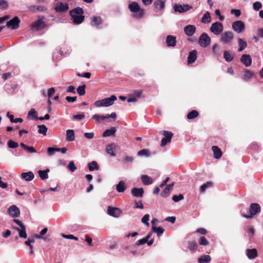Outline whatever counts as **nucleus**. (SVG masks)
<instances>
[{
  "instance_id": "nucleus-23",
  "label": "nucleus",
  "mask_w": 263,
  "mask_h": 263,
  "mask_svg": "<svg viewBox=\"0 0 263 263\" xmlns=\"http://www.w3.org/2000/svg\"><path fill=\"white\" fill-rule=\"evenodd\" d=\"M34 176L32 172L23 173L21 174V178L27 181H30L34 178Z\"/></svg>"
},
{
  "instance_id": "nucleus-8",
  "label": "nucleus",
  "mask_w": 263,
  "mask_h": 263,
  "mask_svg": "<svg viewBox=\"0 0 263 263\" xmlns=\"http://www.w3.org/2000/svg\"><path fill=\"white\" fill-rule=\"evenodd\" d=\"M232 28L235 32L239 33L245 30V26L242 21H237L233 23Z\"/></svg>"
},
{
  "instance_id": "nucleus-21",
  "label": "nucleus",
  "mask_w": 263,
  "mask_h": 263,
  "mask_svg": "<svg viewBox=\"0 0 263 263\" xmlns=\"http://www.w3.org/2000/svg\"><path fill=\"white\" fill-rule=\"evenodd\" d=\"M166 43L168 47H174L176 44L175 36L169 35L166 37Z\"/></svg>"
},
{
  "instance_id": "nucleus-52",
  "label": "nucleus",
  "mask_w": 263,
  "mask_h": 263,
  "mask_svg": "<svg viewBox=\"0 0 263 263\" xmlns=\"http://www.w3.org/2000/svg\"><path fill=\"white\" fill-rule=\"evenodd\" d=\"M212 182H207L206 183L202 184V185H201L200 188V192L201 193L204 192V191L208 187L212 186Z\"/></svg>"
},
{
  "instance_id": "nucleus-54",
  "label": "nucleus",
  "mask_w": 263,
  "mask_h": 263,
  "mask_svg": "<svg viewBox=\"0 0 263 263\" xmlns=\"http://www.w3.org/2000/svg\"><path fill=\"white\" fill-rule=\"evenodd\" d=\"M8 146L9 148H15L18 146V144L14 141L10 140L8 142Z\"/></svg>"
},
{
  "instance_id": "nucleus-39",
  "label": "nucleus",
  "mask_w": 263,
  "mask_h": 263,
  "mask_svg": "<svg viewBox=\"0 0 263 263\" xmlns=\"http://www.w3.org/2000/svg\"><path fill=\"white\" fill-rule=\"evenodd\" d=\"M7 116L10 119V120L11 122L22 123L23 121V119L21 118H16V119L14 118V116L10 114L9 112H7Z\"/></svg>"
},
{
  "instance_id": "nucleus-64",
  "label": "nucleus",
  "mask_w": 263,
  "mask_h": 263,
  "mask_svg": "<svg viewBox=\"0 0 263 263\" xmlns=\"http://www.w3.org/2000/svg\"><path fill=\"white\" fill-rule=\"evenodd\" d=\"M65 99L66 100V101L68 102H70V103H73L74 102H75L77 100V97H66Z\"/></svg>"
},
{
  "instance_id": "nucleus-33",
  "label": "nucleus",
  "mask_w": 263,
  "mask_h": 263,
  "mask_svg": "<svg viewBox=\"0 0 263 263\" xmlns=\"http://www.w3.org/2000/svg\"><path fill=\"white\" fill-rule=\"evenodd\" d=\"M253 75V73L251 72V71L247 69L244 71V73L243 74V76L242 77V79L245 81H248L249 79H250Z\"/></svg>"
},
{
  "instance_id": "nucleus-34",
  "label": "nucleus",
  "mask_w": 263,
  "mask_h": 263,
  "mask_svg": "<svg viewBox=\"0 0 263 263\" xmlns=\"http://www.w3.org/2000/svg\"><path fill=\"white\" fill-rule=\"evenodd\" d=\"M49 172V170L48 168L44 171H39L38 174L39 175L41 179L44 180L47 179L48 178V173Z\"/></svg>"
},
{
  "instance_id": "nucleus-29",
  "label": "nucleus",
  "mask_w": 263,
  "mask_h": 263,
  "mask_svg": "<svg viewBox=\"0 0 263 263\" xmlns=\"http://www.w3.org/2000/svg\"><path fill=\"white\" fill-rule=\"evenodd\" d=\"M212 149L213 151L214 157L216 159H219L221 157L222 152L221 149L217 146H213Z\"/></svg>"
},
{
  "instance_id": "nucleus-11",
  "label": "nucleus",
  "mask_w": 263,
  "mask_h": 263,
  "mask_svg": "<svg viewBox=\"0 0 263 263\" xmlns=\"http://www.w3.org/2000/svg\"><path fill=\"white\" fill-rule=\"evenodd\" d=\"M192 8V6L187 4H175L174 6V9L175 12L183 13Z\"/></svg>"
},
{
  "instance_id": "nucleus-20",
  "label": "nucleus",
  "mask_w": 263,
  "mask_h": 263,
  "mask_svg": "<svg viewBox=\"0 0 263 263\" xmlns=\"http://www.w3.org/2000/svg\"><path fill=\"white\" fill-rule=\"evenodd\" d=\"M174 185V182H173L171 184L167 185L164 189L163 192L161 193V196L163 197H167L170 194L171 191L172 190Z\"/></svg>"
},
{
  "instance_id": "nucleus-7",
  "label": "nucleus",
  "mask_w": 263,
  "mask_h": 263,
  "mask_svg": "<svg viewBox=\"0 0 263 263\" xmlns=\"http://www.w3.org/2000/svg\"><path fill=\"white\" fill-rule=\"evenodd\" d=\"M210 30L214 34L218 35L222 33L223 30V26L222 23L216 22L212 24Z\"/></svg>"
},
{
  "instance_id": "nucleus-37",
  "label": "nucleus",
  "mask_w": 263,
  "mask_h": 263,
  "mask_svg": "<svg viewBox=\"0 0 263 263\" xmlns=\"http://www.w3.org/2000/svg\"><path fill=\"white\" fill-rule=\"evenodd\" d=\"M101 23V18L100 17L93 16L91 18V24L93 26H98Z\"/></svg>"
},
{
  "instance_id": "nucleus-2",
  "label": "nucleus",
  "mask_w": 263,
  "mask_h": 263,
  "mask_svg": "<svg viewBox=\"0 0 263 263\" xmlns=\"http://www.w3.org/2000/svg\"><path fill=\"white\" fill-rule=\"evenodd\" d=\"M83 13V10L80 7H77L69 12L71 20L74 24H80L83 22L84 19Z\"/></svg>"
},
{
  "instance_id": "nucleus-44",
  "label": "nucleus",
  "mask_w": 263,
  "mask_h": 263,
  "mask_svg": "<svg viewBox=\"0 0 263 263\" xmlns=\"http://www.w3.org/2000/svg\"><path fill=\"white\" fill-rule=\"evenodd\" d=\"M113 146H115L114 144H110L107 146L106 151L107 154H109L111 156H115V154L114 153Z\"/></svg>"
},
{
  "instance_id": "nucleus-19",
  "label": "nucleus",
  "mask_w": 263,
  "mask_h": 263,
  "mask_svg": "<svg viewBox=\"0 0 263 263\" xmlns=\"http://www.w3.org/2000/svg\"><path fill=\"white\" fill-rule=\"evenodd\" d=\"M69 8L68 5L67 4H63L62 3H59L57 4L55 7V10L57 12H61L67 10Z\"/></svg>"
},
{
  "instance_id": "nucleus-59",
  "label": "nucleus",
  "mask_w": 263,
  "mask_h": 263,
  "mask_svg": "<svg viewBox=\"0 0 263 263\" xmlns=\"http://www.w3.org/2000/svg\"><path fill=\"white\" fill-rule=\"evenodd\" d=\"M37 116V112L34 108H31L28 114V117H32L34 118H36Z\"/></svg>"
},
{
  "instance_id": "nucleus-3",
  "label": "nucleus",
  "mask_w": 263,
  "mask_h": 263,
  "mask_svg": "<svg viewBox=\"0 0 263 263\" xmlns=\"http://www.w3.org/2000/svg\"><path fill=\"white\" fill-rule=\"evenodd\" d=\"M117 99V98L116 96L112 95L109 98L96 101L94 103V105L96 107L110 106L114 104V102L116 101Z\"/></svg>"
},
{
  "instance_id": "nucleus-48",
  "label": "nucleus",
  "mask_w": 263,
  "mask_h": 263,
  "mask_svg": "<svg viewBox=\"0 0 263 263\" xmlns=\"http://www.w3.org/2000/svg\"><path fill=\"white\" fill-rule=\"evenodd\" d=\"M198 242L202 246H208L209 244V241L204 236H201L199 238Z\"/></svg>"
},
{
  "instance_id": "nucleus-41",
  "label": "nucleus",
  "mask_w": 263,
  "mask_h": 263,
  "mask_svg": "<svg viewBox=\"0 0 263 263\" xmlns=\"http://www.w3.org/2000/svg\"><path fill=\"white\" fill-rule=\"evenodd\" d=\"M211 258L209 255H203L198 258L199 263H208L211 261Z\"/></svg>"
},
{
  "instance_id": "nucleus-27",
  "label": "nucleus",
  "mask_w": 263,
  "mask_h": 263,
  "mask_svg": "<svg viewBox=\"0 0 263 263\" xmlns=\"http://www.w3.org/2000/svg\"><path fill=\"white\" fill-rule=\"evenodd\" d=\"M238 51H242L247 46V42L241 38H238Z\"/></svg>"
},
{
  "instance_id": "nucleus-42",
  "label": "nucleus",
  "mask_w": 263,
  "mask_h": 263,
  "mask_svg": "<svg viewBox=\"0 0 263 263\" xmlns=\"http://www.w3.org/2000/svg\"><path fill=\"white\" fill-rule=\"evenodd\" d=\"M38 127V133L41 134H43V135H46V133L47 132V127L44 125H40L37 126Z\"/></svg>"
},
{
  "instance_id": "nucleus-15",
  "label": "nucleus",
  "mask_w": 263,
  "mask_h": 263,
  "mask_svg": "<svg viewBox=\"0 0 263 263\" xmlns=\"http://www.w3.org/2000/svg\"><path fill=\"white\" fill-rule=\"evenodd\" d=\"M184 31L186 35L192 36L196 31V27L194 25H188L184 28Z\"/></svg>"
},
{
  "instance_id": "nucleus-32",
  "label": "nucleus",
  "mask_w": 263,
  "mask_h": 263,
  "mask_svg": "<svg viewBox=\"0 0 263 263\" xmlns=\"http://www.w3.org/2000/svg\"><path fill=\"white\" fill-rule=\"evenodd\" d=\"M20 145L23 148H24L27 152L29 153H33L36 152V150L33 147L27 146L24 143H21Z\"/></svg>"
},
{
  "instance_id": "nucleus-31",
  "label": "nucleus",
  "mask_w": 263,
  "mask_h": 263,
  "mask_svg": "<svg viewBox=\"0 0 263 263\" xmlns=\"http://www.w3.org/2000/svg\"><path fill=\"white\" fill-rule=\"evenodd\" d=\"M197 58V51L193 50L190 52L189 55L187 57L188 62L189 63H193L195 62Z\"/></svg>"
},
{
  "instance_id": "nucleus-26",
  "label": "nucleus",
  "mask_w": 263,
  "mask_h": 263,
  "mask_svg": "<svg viewBox=\"0 0 263 263\" xmlns=\"http://www.w3.org/2000/svg\"><path fill=\"white\" fill-rule=\"evenodd\" d=\"M116 128L115 127H112L109 129H106L102 134L103 137H110L114 136L116 132Z\"/></svg>"
},
{
  "instance_id": "nucleus-57",
  "label": "nucleus",
  "mask_w": 263,
  "mask_h": 263,
  "mask_svg": "<svg viewBox=\"0 0 263 263\" xmlns=\"http://www.w3.org/2000/svg\"><path fill=\"white\" fill-rule=\"evenodd\" d=\"M262 7V4L259 2H254L253 4V8L255 11H258Z\"/></svg>"
},
{
  "instance_id": "nucleus-62",
  "label": "nucleus",
  "mask_w": 263,
  "mask_h": 263,
  "mask_svg": "<svg viewBox=\"0 0 263 263\" xmlns=\"http://www.w3.org/2000/svg\"><path fill=\"white\" fill-rule=\"evenodd\" d=\"M85 117V115L83 114H81L79 115H73L72 118L74 120H81L84 119Z\"/></svg>"
},
{
  "instance_id": "nucleus-18",
  "label": "nucleus",
  "mask_w": 263,
  "mask_h": 263,
  "mask_svg": "<svg viewBox=\"0 0 263 263\" xmlns=\"http://www.w3.org/2000/svg\"><path fill=\"white\" fill-rule=\"evenodd\" d=\"M48 229L47 228H45L42 230V231L40 232L39 234H35L33 235V238H35L37 239H43L44 240L46 241H50V238L48 237H43V236L47 232Z\"/></svg>"
},
{
  "instance_id": "nucleus-51",
  "label": "nucleus",
  "mask_w": 263,
  "mask_h": 263,
  "mask_svg": "<svg viewBox=\"0 0 263 263\" xmlns=\"http://www.w3.org/2000/svg\"><path fill=\"white\" fill-rule=\"evenodd\" d=\"M67 167L71 172H74L77 169L73 161H70L69 162Z\"/></svg>"
},
{
  "instance_id": "nucleus-47",
  "label": "nucleus",
  "mask_w": 263,
  "mask_h": 263,
  "mask_svg": "<svg viewBox=\"0 0 263 263\" xmlns=\"http://www.w3.org/2000/svg\"><path fill=\"white\" fill-rule=\"evenodd\" d=\"M212 51H213V52L214 53V54L216 55L219 56L221 54L220 51V47L218 44H216L213 46Z\"/></svg>"
},
{
  "instance_id": "nucleus-36",
  "label": "nucleus",
  "mask_w": 263,
  "mask_h": 263,
  "mask_svg": "<svg viewBox=\"0 0 263 263\" xmlns=\"http://www.w3.org/2000/svg\"><path fill=\"white\" fill-rule=\"evenodd\" d=\"M164 4L165 2L163 0H157L154 3L155 8L159 10L164 8Z\"/></svg>"
},
{
  "instance_id": "nucleus-58",
  "label": "nucleus",
  "mask_w": 263,
  "mask_h": 263,
  "mask_svg": "<svg viewBox=\"0 0 263 263\" xmlns=\"http://www.w3.org/2000/svg\"><path fill=\"white\" fill-rule=\"evenodd\" d=\"M149 215L148 214H145L142 218L141 221L142 223H143L144 224H145L147 226H149L148 220H149Z\"/></svg>"
},
{
  "instance_id": "nucleus-25",
  "label": "nucleus",
  "mask_w": 263,
  "mask_h": 263,
  "mask_svg": "<svg viewBox=\"0 0 263 263\" xmlns=\"http://www.w3.org/2000/svg\"><path fill=\"white\" fill-rule=\"evenodd\" d=\"M143 183L145 185H148L153 183V179L146 175H143L141 176Z\"/></svg>"
},
{
  "instance_id": "nucleus-55",
  "label": "nucleus",
  "mask_w": 263,
  "mask_h": 263,
  "mask_svg": "<svg viewBox=\"0 0 263 263\" xmlns=\"http://www.w3.org/2000/svg\"><path fill=\"white\" fill-rule=\"evenodd\" d=\"M135 203V209H144V206L142 203V200H139V201H137V200L134 201Z\"/></svg>"
},
{
  "instance_id": "nucleus-12",
  "label": "nucleus",
  "mask_w": 263,
  "mask_h": 263,
  "mask_svg": "<svg viewBox=\"0 0 263 263\" xmlns=\"http://www.w3.org/2000/svg\"><path fill=\"white\" fill-rule=\"evenodd\" d=\"M8 213L13 218L18 217L20 215V210L15 205H12L8 209Z\"/></svg>"
},
{
  "instance_id": "nucleus-49",
  "label": "nucleus",
  "mask_w": 263,
  "mask_h": 263,
  "mask_svg": "<svg viewBox=\"0 0 263 263\" xmlns=\"http://www.w3.org/2000/svg\"><path fill=\"white\" fill-rule=\"evenodd\" d=\"M85 85L80 86L77 88V91L80 96H83L85 93Z\"/></svg>"
},
{
  "instance_id": "nucleus-6",
  "label": "nucleus",
  "mask_w": 263,
  "mask_h": 263,
  "mask_svg": "<svg viewBox=\"0 0 263 263\" xmlns=\"http://www.w3.org/2000/svg\"><path fill=\"white\" fill-rule=\"evenodd\" d=\"M211 41L209 35L206 33H203L199 37L198 43L201 47L205 48L210 45Z\"/></svg>"
},
{
  "instance_id": "nucleus-28",
  "label": "nucleus",
  "mask_w": 263,
  "mask_h": 263,
  "mask_svg": "<svg viewBox=\"0 0 263 263\" xmlns=\"http://www.w3.org/2000/svg\"><path fill=\"white\" fill-rule=\"evenodd\" d=\"M14 230L18 232L19 236L21 238H26L27 235L26 232V227H23V228H14Z\"/></svg>"
},
{
  "instance_id": "nucleus-43",
  "label": "nucleus",
  "mask_w": 263,
  "mask_h": 263,
  "mask_svg": "<svg viewBox=\"0 0 263 263\" xmlns=\"http://www.w3.org/2000/svg\"><path fill=\"white\" fill-rule=\"evenodd\" d=\"M92 119L96 120L98 122L100 123L102 121L108 119V117H105V116H100L98 114H95L92 116Z\"/></svg>"
},
{
  "instance_id": "nucleus-61",
  "label": "nucleus",
  "mask_w": 263,
  "mask_h": 263,
  "mask_svg": "<svg viewBox=\"0 0 263 263\" xmlns=\"http://www.w3.org/2000/svg\"><path fill=\"white\" fill-rule=\"evenodd\" d=\"M231 13L235 15L236 17H239L241 14V12L238 9H232L231 10Z\"/></svg>"
},
{
  "instance_id": "nucleus-16",
  "label": "nucleus",
  "mask_w": 263,
  "mask_h": 263,
  "mask_svg": "<svg viewBox=\"0 0 263 263\" xmlns=\"http://www.w3.org/2000/svg\"><path fill=\"white\" fill-rule=\"evenodd\" d=\"M132 195L136 197L142 198L143 196L144 190L143 188H133L131 190Z\"/></svg>"
},
{
  "instance_id": "nucleus-45",
  "label": "nucleus",
  "mask_w": 263,
  "mask_h": 263,
  "mask_svg": "<svg viewBox=\"0 0 263 263\" xmlns=\"http://www.w3.org/2000/svg\"><path fill=\"white\" fill-rule=\"evenodd\" d=\"M198 115V112L196 110H194L191 111L187 114V118L189 119H193L197 117Z\"/></svg>"
},
{
  "instance_id": "nucleus-50",
  "label": "nucleus",
  "mask_w": 263,
  "mask_h": 263,
  "mask_svg": "<svg viewBox=\"0 0 263 263\" xmlns=\"http://www.w3.org/2000/svg\"><path fill=\"white\" fill-rule=\"evenodd\" d=\"M187 247L190 250L194 251L197 248V245L196 242L189 241Z\"/></svg>"
},
{
  "instance_id": "nucleus-4",
  "label": "nucleus",
  "mask_w": 263,
  "mask_h": 263,
  "mask_svg": "<svg viewBox=\"0 0 263 263\" xmlns=\"http://www.w3.org/2000/svg\"><path fill=\"white\" fill-rule=\"evenodd\" d=\"M233 39V33L231 31H227L221 34L219 41L223 44L231 45Z\"/></svg>"
},
{
  "instance_id": "nucleus-63",
  "label": "nucleus",
  "mask_w": 263,
  "mask_h": 263,
  "mask_svg": "<svg viewBox=\"0 0 263 263\" xmlns=\"http://www.w3.org/2000/svg\"><path fill=\"white\" fill-rule=\"evenodd\" d=\"M62 236L63 238H66V239H74L76 240H78V238L72 235H66V234H62Z\"/></svg>"
},
{
  "instance_id": "nucleus-30",
  "label": "nucleus",
  "mask_w": 263,
  "mask_h": 263,
  "mask_svg": "<svg viewBox=\"0 0 263 263\" xmlns=\"http://www.w3.org/2000/svg\"><path fill=\"white\" fill-rule=\"evenodd\" d=\"M126 186L124 181H120L116 185V190L118 193H123L126 190Z\"/></svg>"
},
{
  "instance_id": "nucleus-35",
  "label": "nucleus",
  "mask_w": 263,
  "mask_h": 263,
  "mask_svg": "<svg viewBox=\"0 0 263 263\" xmlns=\"http://www.w3.org/2000/svg\"><path fill=\"white\" fill-rule=\"evenodd\" d=\"M223 57L227 62H230L234 59V55L231 54L229 51H224L223 52Z\"/></svg>"
},
{
  "instance_id": "nucleus-9",
  "label": "nucleus",
  "mask_w": 263,
  "mask_h": 263,
  "mask_svg": "<svg viewBox=\"0 0 263 263\" xmlns=\"http://www.w3.org/2000/svg\"><path fill=\"white\" fill-rule=\"evenodd\" d=\"M164 137L161 140V146H164L167 143L171 142L173 136V134L171 132L166 130L162 131Z\"/></svg>"
},
{
  "instance_id": "nucleus-22",
  "label": "nucleus",
  "mask_w": 263,
  "mask_h": 263,
  "mask_svg": "<svg viewBox=\"0 0 263 263\" xmlns=\"http://www.w3.org/2000/svg\"><path fill=\"white\" fill-rule=\"evenodd\" d=\"M246 255L250 259H253L257 256V251L256 249H247Z\"/></svg>"
},
{
  "instance_id": "nucleus-56",
  "label": "nucleus",
  "mask_w": 263,
  "mask_h": 263,
  "mask_svg": "<svg viewBox=\"0 0 263 263\" xmlns=\"http://www.w3.org/2000/svg\"><path fill=\"white\" fill-rule=\"evenodd\" d=\"M184 198V197L183 195L179 194V195H174L172 197V200L174 202H178L180 200H183Z\"/></svg>"
},
{
  "instance_id": "nucleus-24",
  "label": "nucleus",
  "mask_w": 263,
  "mask_h": 263,
  "mask_svg": "<svg viewBox=\"0 0 263 263\" xmlns=\"http://www.w3.org/2000/svg\"><path fill=\"white\" fill-rule=\"evenodd\" d=\"M66 139L67 141H73L75 139L74 132L72 129H68L66 130Z\"/></svg>"
},
{
  "instance_id": "nucleus-10",
  "label": "nucleus",
  "mask_w": 263,
  "mask_h": 263,
  "mask_svg": "<svg viewBox=\"0 0 263 263\" xmlns=\"http://www.w3.org/2000/svg\"><path fill=\"white\" fill-rule=\"evenodd\" d=\"M20 20L17 16H15L13 18L7 22L6 26L11 29L14 30L18 28Z\"/></svg>"
},
{
  "instance_id": "nucleus-17",
  "label": "nucleus",
  "mask_w": 263,
  "mask_h": 263,
  "mask_svg": "<svg viewBox=\"0 0 263 263\" xmlns=\"http://www.w3.org/2000/svg\"><path fill=\"white\" fill-rule=\"evenodd\" d=\"M45 27V23L41 20H38L37 21L34 22L31 25V29L35 30H40L44 28Z\"/></svg>"
},
{
  "instance_id": "nucleus-38",
  "label": "nucleus",
  "mask_w": 263,
  "mask_h": 263,
  "mask_svg": "<svg viewBox=\"0 0 263 263\" xmlns=\"http://www.w3.org/2000/svg\"><path fill=\"white\" fill-rule=\"evenodd\" d=\"M201 22L203 23L207 24L211 22V16L209 12H205L201 18Z\"/></svg>"
},
{
  "instance_id": "nucleus-5",
  "label": "nucleus",
  "mask_w": 263,
  "mask_h": 263,
  "mask_svg": "<svg viewBox=\"0 0 263 263\" xmlns=\"http://www.w3.org/2000/svg\"><path fill=\"white\" fill-rule=\"evenodd\" d=\"M260 211V206L259 205V204L255 203H251L250 204V210H249L250 215H248L243 214V215H242V216L247 219L251 218H252V217L254 215L259 213Z\"/></svg>"
},
{
  "instance_id": "nucleus-53",
  "label": "nucleus",
  "mask_w": 263,
  "mask_h": 263,
  "mask_svg": "<svg viewBox=\"0 0 263 263\" xmlns=\"http://www.w3.org/2000/svg\"><path fill=\"white\" fill-rule=\"evenodd\" d=\"M149 155V151L146 149H143L138 153V155L139 156H148Z\"/></svg>"
},
{
  "instance_id": "nucleus-13",
  "label": "nucleus",
  "mask_w": 263,
  "mask_h": 263,
  "mask_svg": "<svg viewBox=\"0 0 263 263\" xmlns=\"http://www.w3.org/2000/svg\"><path fill=\"white\" fill-rule=\"evenodd\" d=\"M107 213L112 217H119L121 214V211L118 208H113L109 206L107 209Z\"/></svg>"
},
{
  "instance_id": "nucleus-60",
  "label": "nucleus",
  "mask_w": 263,
  "mask_h": 263,
  "mask_svg": "<svg viewBox=\"0 0 263 263\" xmlns=\"http://www.w3.org/2000/svg\"><path fill=\"white\" fill-rule=\"evenodd\" d=\"M8 4L5 0H0V8L3 9L7 8Z\"/></svg>"
},
{
  "instance_id": "nucleus-46",
  "label": "nucleus",
  "mask_w": 263,
  "mask_h": 263,
  "mask_svg": "<svg viewBox=\"0 0 263 263\" xmlns=\"http://www.w3.org/2000/svg\"><path fill=\"white\" fill-rule=\"evenodd\" d=\"M99 169V167L96 161H92L91 163H89V170L90 171L98 170Z\"/></svg>"
},
{
  "instance_id": "nucleus-14",
  "label": "nucleus",
  "mask_w": 263,
  "mask_h": 263,
  "mask_svg": "<svg viewBox=\"0 0 263 263\" xmlns=\"http://www.w3.org/2000/svg\"><path fill=\"white\" fill-rule=\"evenodd\" d=\"M240 60L246 67H249L252 64V59L249 54H243Z\"/></svg>"
},
{
  "instance_id": "nucleus-1",
  "label": "nucleus",
  "mask_w": 263,
  "mask_h": 263,
  "mask_svg": "<svg viewBox=\"0 0 263 263\" xmlns=\"http://www.w3.org/2000/svg\"><path fill=\"white\" fill-rule=\"evenodd\" d=\"M128 9L132 13V17L135 18H141L144 14V10L141 8L139 4L135 2H129Z\"/></svg>"
},
{
  "instance_id": "nucleus-40",
  "label": "nucleus",
  "mask_w": 263,
  "mask_h": 263,
  "mask_svg": "<svg viewBox=\"0 0 263 263\" xmlns=\"http://www.w3.org/2000/svg\"><path fill=\"white\" fill-rule=\"evenodd\" d=\"M152 231L153 232L156 233L157 236L159 237L163 233L164 229L161 227L156 228L155 226H153Z\"/></svg>"
}]
</instances>
